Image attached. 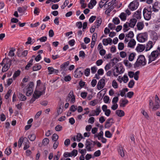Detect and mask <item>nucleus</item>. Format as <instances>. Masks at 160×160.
I'll return each instance as SVG.
<instances>
[{"label": "nucleus", "instance_id": "obj_39", "mask_svg": "<svg viewBox=\"0 0 160 160\" xmlns=\"http://www.w3.org/2000/svg\"><path fill=\"white\" fill-rule=\"evenodd\" d=\"M73 96H74L73 94V91H70V92L69 93L68 97L66 99V101L67 102L69 100V99L71 98H72L73 97Z\"/></svg>", "mask_w": 160, "mask_h": 160}, {"label": "nucleus", "instance_id": "obj_5", "mask_svg": "<svg viewBox=\"0 0 160 160\" xmlns=\"http://www.w3.org/2000/svg\"><path fill=\"white\" fill-rule=\"evenodd\" d=\"M83 68L82 67L77 68L74 73V76L76 78H79L81 77L83 75Z\"/></svg>", "mask_w": 160, "mask_h": 160}, {"label": "nucleus", "instance_id": "obj_64", "mask_svg": "<svg viewBox=\"0 0 160 160\" xmlns=\"http://www.w3.org/2000/svg\"><path fill=\"white\" fill-rule=\"evenodd\" d=\"M94 118L93 117H90L88 120V122L89 123L91 124H93L94 122Z\"/></svg>", "mask_w": 160, "mask_h": 160}, {"label": "nucleus", "instance_id": "obj_50", "mask_svg": "<svg viewBox=\"0 0 160 160\" xmlns=\"http://www.w3.org/2000/svg\"><path fill=\"white\" fill-rule=\"evenodd\" d=\"M29 141H26L23 148L24 150H26L29 147Z\"/></svg>", "mask_w": 160, "mask_h": 160}, {"label": "nucleus", "instance_id": "obj_25", "mask_svg": "<svg viewBox=\"0 0 160 160\" xmlns=\"http://www.w3.org/2000/svg\"><path fill=\"white\" fill-rule=\"evenodd\" d=\"M158 7V2H155L152 7V11L154 12H157L158 11V9L157 8Z\"/></svg>", "mask_w": 160, "mask_h": 160}, {"label": "nucleus", "instance_id": "obj_16", "mask_svg": "<svg viewBox=\"0 0 160 160\" xmlns=\"http://www.w3.org/2000/svg\"><path fill=\"white\" fill-rule=\"evenodd\" d=\"M136 44V42L135 40L134 39H132L128 42V46L131 48H134Z\"/></svg>", "mask_w": 160, "mask_h": 160}, {"label": "nucleus", "instance_id": "obj_43", "mask_svg": "<svg viewBox=\"0 0 160 160\" xmlns=\"http://www.w3.org/2000/svg\"><path fill=\"white\" fill-rule=\"evenodd\" d=\"M12 92V90L10 89H9L8 90L7 93L5 96V98L6 99H7L9 98V97H10L11 95Z\"/></svg>", "mask_w": 160, "mask_h": 160}, {"label": "nucleus", "instance_id": "obj_17", "mask_svg": "<svg viewBox=\"0 0 160 160\" xmlns=\"http://www.w3.org/2000/svg\"><path fill=\"white\" fill-rule=\"evenodd\" d=\"M112 39L110 38L106 39H103L102 40L103 44L104 45H107L108 44H110L112 42Z\"/></svg>", "mask_w": 160, "mask_h": 160}, {"label": "nucleus", "instance_id": "obj_45", "mask_svg": "<svg viewBox=\"0 0 160 160\" xmlns=\"http://www.w3.org/2000/svg\"><path fill=\"white\" fill-rule=\"evenodd\" d=\"M5 153L7 156L9 155L11 153V149L10 148H7L5 150Z\"/></svg>", "mask_w": 160, "mask_h": 160}, {"label": "nucleus", "instance_id": "obj_37", "mask_svg": "<svg viewBox=\"0 0 160 160\" xmlns=\"http://www.w3.org/2000/svg\"><path fill=\"white\" fill-rule=\"evenodd\" d=\"M97 25L96 27L98 28L99 26L101 25L102 22V19L101 18H97L96 21Z\"/></svg>", "mask_w": 160, "mask_h": 160}, {"label": "nucleus", "instance_id": "obj_42", "mask_svg": "<svg viewBox=\"0 0 160 160\" xmlns=\"http://www.w3.org/2000/svg\"><path fill=\"white\" fill-rule=\"evenodd\" d=\"M77 140H81V139H84V138L80 133H78L76 136Z\"/></svg>", "mask_w": 160, "mask_h": 160}, {"label": "nucleus", "instance_id": "obj_51", "mask_svg": "<svg viewBox=\"0 0 160 160\" xmlns=\"http://www.w3.org/2000/svg\"><path fill=\"white\" fill-rule=\"evenodd\" d=\"M20 71L19 70H18L17 71L15 72H14L13 76V78H16L20 74Z\"/></svg>", "mask_w": 160, "mask_h": 160}, {"label": "nucleus", "instance_id": "obj_26", "mask_svg": "<svg viewBox=\"0 0 160 160\" xmlns=\"http://www.w3.org/2000/svg\"><path fill=\"white\" fill-rule=\"evenodd\" d=\"M118 152L122 157H123L124 156V152L122 146L119 147L118 149Z\"/></svg>", "mask_w": 160, "mask_h": 160}, {"label": "nucleus", "instance_id": "obj_48", "mask_svg": "<svg viewBox=\"0 0 160 160\" xmlns=\"http://www.w3.org/2000/svg\"><path fill=\"white\" fill-rule=\"evenodd\" d=\"M12 60H9L8 58H6V61H5L4 65H8V66H11L12 64Z\"/></svg>", "mask_w": 160, "mask_h": 160}, {"label": "nucleus", "instance_id": "obj_35", "mask_svg": "<svg viewBox=\"0 0 160 160\" xmlns=\"http://www.w3.org/2000/svg\"><path fill=\"white\" fill-rule=\"evenodd\" d=\"M112 22L114 24L118 25L120 23V21L119 18L118 17H115L113 19Z\"/></svg>", "mask_w": 160, "mask_h": 160}, {"label": "nucleus", "instance_id": "obj_22", "mask_svg": "<svg viewBox=\"0 0 160 160\" xmlns=\"http://www.w3.org/2000/svg\"><path fill=\"white\" fill-rule=\"evenodd\" d=\"M152 47L153 45L152 42L150 41H149L145 46V48H146L145 51H147L150 50Z\"/></svg>", "mask_w": 160, "mask_h": 160}, {"label": "nucleus", "instance_id": "obj_2", "mask_svg": "<svg viewBox=\"0 0 160 160\" xmlns=\"http://www.w3.org/2000/svg\"><path fill=\"white\" fill-rule=\"evenodd\" d=\"M160 56V47H158L157 50L153 51L150 55H148L149 58L148 63H150L152 61L155 60L157 58Z\"/></svg>", "mask_w": 160, "mask_h": 160}, {"label": "nucleus", "instance_id": "obj_55", "mask_svg": "<svg viewBox=\"0 0 160 160\" xmlns=\"http://www.w3.org/2000/svg\"><path fill=\"white\" fill-rule=\"evenodd\" d=\"M160 105H159V104L156 103V104L154 105L153 107L152 108V110L153 111H155L158 109Z\"/></svg>", "mask_w": 160, "mask_h": 160}, {"label": "nucleus", "instance_id": "obj_59", "mask_svg": "<svg viewBox=\"0 0 160 160\" xmlns=\"http://www.w3.org/2000/svg\"><path fill=\"white\" fill-rule=\"evenodd\" d=\"M62 127L60 125H58L55 128V130L57 131H60L62 129Z\"/></svg>", "mask_w": 160, "mask_h": 160}, {"label": "nucleus", "instance_id": "obj_32", "mask_svg": "<svg viewBox=\"0 0 160 160\" xmlns=\"http://www.w3.org/2000/svg\"><path fill=\"white\" fill-rule=\"evenodd\" d=\"M10 65H6V64L4 65L2 69V71L3 72H6L10 68Z\"/></svg>", "mask_w": 160, "mask_h": 160}, {"label": "nucleus", "instance_id": "obj_13", "mask_svg": "<svg viewBox=\"0 0 160 160\" xmlns=\"http://www.w3.org/2000/svg\"><path fill=\"white\" fill-rule=\"evenodd\" d=\"M141 8H139L136 11L133 15V17L137 19H140L141 18Z\"/></svg>", "mask_w": 160, "mask_h": 160}, {"label": "nucleus", "instance_id": "obj_27", "mask_svg": "<svg viewBox=\"0 0 160 160\" xmlns=\"http://www.w3.org/2000/svg\"><path fill=\"white\" fill-rule=\"evenodd\" d=\"M18 97L21 101H24L26 100L27 99L26 97L21 93H19V94L18 95Z\"/></svg>", "mask_w": 160, "mask_h": 160}, {"label": "nucleus", "instance_id": "obj_7", "mask_svg": "<svg viewBox=\"0 0 160 160\" xmlns=\"http://www.w3.org/2000/svg\"><path fill=\"white\" fill-rule=\"evenodd\" d=\"M143 13L144 18L146 20H149L150 19L152 14L150 10L149 11L145 8L143 10Z\"/></svg>", "mask_w": 160, "mask_h": 160}, {"label": "nucleus", "instance_id": "obj_54", "mask_svg": "<svg viewBox=\"0 0 160 160\" xmlns=\"http://www.w3.org/2000/svg\"><path fill=\"white\" fill-rule=\"evenodd\" d=\"M96 16H92L89 19V21L90 23H92L95 20Z\"/></svg>", "mask_w": 160, "mask_h": 160}, {"label": "nucleus", "instance_id": "obj_11", "mask_svg": "<svg viewBox=\"0 0 160 160\" xmlns=\"http://www.w3.org/2000/svg\"><path fill=\"white\" fill-rule=\"evenodd\" d=\"M112 118H108L105 123L104 127L105 128H108L114 123Z\"/></svg>", "mask_w": 160, "mask_h": 160}, {"label": "nucleus", "instance_id": "obj_24", "mask_svg": "<svg viewBox=\"0 0 160 160\" xmlns=\"http://www.w3.org/2000/svg\"><path fill=\"white\" fill-rule=\"evenodd\" d=\"M116 114L119 117H122L124 115V112L121 110H117L116 111Z\"/></svg>", "mask_w": 160, "mask_h": 160}, {"label": "nucleus", "instance_id": "obj_14", "mask_svg": "<svg viewBox=\"0 0 160 160\" xmlns=\"http://www.w3.org/2000/svg\"><path fill=\"white\" fill-rule=\"evenodd\" d=\"M137 22V20L136 18H133L130 19V22L128 23L127 22V23H128L129 27L131 28H133L135 26Z\"/></svg>", "mask_w": 160, "mask_h": 160}, {"label": "nucleus", "instance_id": "obj_41", "mask_svg": "<svg viewBox=\"0 0 160 160\" xmlns=\"http://www.w3.org/2000/svg\"><path fill=\"white\" fill-rule=\"evenodd\" d=\"M124 48V44L122 42H119L118 44V48L119 50H122Z\"/></svg>", "mask_w": 160, "mask_h": 160}, {"label": "nucleus", "instance_id": "obj_58", "mask_svg": "<svg viewBox=\"0 0 160 160\" xmlns=\"http://www.w3.org/2000/svg\"><path fill=\"white\" fill-rule=\"evenodd\" d=\"M111 62H110L108 63L107 64L105 67V69L106 71H107L108 69L111 68Z\"/></svg>", "mask_w": 160, "mask_h": 160}, {"label": "nucleus", "instance_id": "obj_21", "mask_svg": "<svg viewBox=\"0 0 160 160\" xmlns=\"http://www.w3.org/2000/svg\"><path fill=\"white\" fill-rule=\"evenodd\" d=\"M128 101L127 99H122L120 101V106L121 107H125L126 105L128 103Z\"/></svg>", "mask_w": 160, "mask_h": 160}, {"label": "nucleus", "instance_id": "obj_19", "mask_svg": "<svg viewBox=\"0 0 160 160\" xmlns=\"http://www.w3.org/2000/svg\"><path fill=\"white\" fill-rule=\"evenodd\" d=\"M70 62L69 61H67L64 62L60 66V68L61 71L62 70H65L69 64Z\"/></svg>", "mask_w": 160, "mask_h": 160}, {"label": "nucleus", "instance_id": "obj_1", "mask_svg": "<svg viewBox=\"0 0 160 160\" xmlns=\"http://www.w3.org/2000/svg\"><path fill=\"white\" fill-rule=\"evenodd\" d=\"M42 91H40L37 90H35L34 93L33 94V97L29 101L30 103H32L37 99L39 98L42 95L45 94L46 89L45 85H43L42 86Z\"/></svg>", "mask_w": 160, "mask_h": 160}, {"label": "nucleus", "instance_id": "obj_10", "mask_svg": "<svg viewBox=\"0 0 160 160\" xmlns=\"http://www.w3.org/2000/svg\"><path fill=\"white\" fill-rule=\"evenodd\" d=\"M108 1V0H101L99 4V7L102 8L103 6H105L107 5H108V7L112 4L113 3L111 2L107 3Z\"/></svg>", "mask_w": 160, "mask_h": 160}, {"label": "nucleus", "instance_id": "obj_12", "mask_svg": "<svg viewBox=\"0 0 160 160\" xmlns=\"http://www.w3.org/2000/svg\"><path fill=\"white\" fill-rule=\"evenodd\" d=\"M117 5V2H115L113 3L112 5L110 6L105 11V14L108 15L110 12Z\"/></svg>", "mask_w": 160, "mask_h": 160}, {"label": "nucleus", "instance_id": "obj_36", "mask_svg": "<svg viewBox=\"0 0 160 160\" xmlns=\"http://www.w3.org/2000/svg\"><path fill=\"white\" fill-rule=\"evenodd\" d=\"M123 62L125 65L127 67H128L129 68H130L132 66L131 63L129 62L128 60H124Z\"/></svg>", "mask_w": 160, "mask_h": 160}, {"label": "nucleus", "instance_id": "obj_56", "mask_svg": "<svg viewBox=\"0 0 160 160\" xmlns=\"http://www.w3.org/2000/svg\"><path fill=\"white\" fill-rule=\"evenodd\" d=\"M134 95V93L133 92L130 91L128 92L127 94V97L128 98H131Z\"/></svg>", "mask_w": 160, "mask_h": 160}, {"label": "nucleus", "instance_id": "obj_49", "mask_svg": "<svg viewBox=\"0 0 160 160\" xmlns=\"http://www.w3.org/2000/svg\"><path fill=\"white\" fill-rule=\"evenodd\" d=\"M112 85L115 88H117L118 87V83L114 80L112 81Z\"/></svg>", "mask_w": 160, "mask_h": 160}, {"label": "nucleus", "instance_id": "obj_18", "mask_svg": "<svg viewBox=\"0 0 160 160\" xmlns=\"http://www.w3.org/2000/svg\"><path fill=\"white\" fill-rule=\"evenodd\" d=\"M28 7L27 6L19 7L18 8V11L19 13H24L25 11L27 9Z\"/></svg>", "mask_w": 160, "mask_h": 160}, {"label": "nucleus", "instance_id": "obj_3", "mask_svg": "<svg viewBox=\"0 0 160 160\" xmlns=\"http://www.w3.org/2000/svg\"><path fill=\"white\" fill-rule=\"evenodd\" d=\"M147 63V60L145 57L143 55H140L138 56L136 62L134 64L133 66L134 68L139 67L141 65L142 66L145 65Z\"/></svg>", "mask_w": 160, "mask_h": 160}, {"label": "nucleus", "instance_id": "obj_28", "mask_svg": "<svg viewBox=\"0 0 160 160\" xmlns=\"http://www.w3.org/2000/svg\"><path fill=\"white\" fill-rule=\"evenodd\" d=\"M119 17L122 21H124L126 19L127 15L124 12H122L119 16Z\"/></svg>", "mask_w": 160, "mask_h": 160}, {"label": "nucleus", "instance_id": "obj_60", "mask_svg": "<svg viewBox=\"0 0 160 160\" xmlns=\"http://www.w3.org/2000/svg\"><path fill=\"white\" fill-rule=\"evenodd\" d=\"M71 153L72 156H76L78 154V151L74 149Z\"/></svg>", "mask_w": 160, "mask_h": 160}, {"label": "nucleus", "instance_id": "obj_30", "mask_svg": "<svg viewBox=\"0 0 160 160\" xmlns=\"http://www.w3.org/2000/svg\"><path fill=\"white\" fill-rule=\"evenodd\" d=\"M63 108V104H62V103H61V104L59 105V108L57 110V112H58V115L60 114L63 111L62 108Z\"/></svg>", "mask_w": 160, "mask_h": 160}, {"label": "nucleus", "instance_id": "obj_23", "mask_svg": "<svg viewBox=\"0 0 160 160\" xmlns=\"http://www.w3.org/2000/svg\"><path fill=\"white\" fill-rule=\"evenodd\" d=\"M137 26L138 30H142L144 27V24L143 22H138L137 24Z\"/></svg>", "mask_w": 160, "mask_h": 160}, {"label": "nucleus", "instance_id": "obj_9", "mask_svg": "<svg viewBox=\"0 0 160 160\" xmlns=\"http://www.w3.org/2000/svg\"><path fill=\"white\" fill-rule=\"evenodd\" d=\"M105 85V80L103 78L100 79L98 81L97 85V89L100 90L103 88Z\"/></svg>", "mask_w": 160, "mask_h": 160}, {"label": "nucleus", "instance_id": "obj_33", "mask_svg": "<svg viewBox=\"0 0 160 160\" xmlns=\"http://www.w3.org/2000/svg\"><path fill=\"white\" fill-rule=\"evenodd\" d=\"M114 69H116V72L117 73H118V74H120L121 73H120V72L119 71V68H118V67L116 65L114 67V69L113 70V75L115 76H117L118 75V74H115V72H114Z\"/></svg>", "mask_w": 160, "mask_h": 160}, {"label": "nucleus", "instance_id": "obj_29", "mask_svg": "<svg viewBox=\"0 0 160 160\" xmlns=\"http://www.w3.org/2000/svg\"><path fill=\"white\" fill-rule=\"evenodd\" d=\"M136 55V54L135 52H132L130 54L129 56L128 59L130 61H132Z\"/></svg>", "mask_w": 160, "mask_h": 160}, {"label": "nucleus", "instance_id": "obj_40", "mask_svg": "<svg viewBox=\"0 0 160 160\" xmlns=\"http://www.w3.org/2000/svg\"><path fill=\"white\" fill-rule=\"evenodd\" d=\"M135 84V82L133 80L130 81L128 83V87L130 88H132Z\"/></svg>", "mask_w": 160, "mask_h": 160}, {"label": "nucleus", "instance_id": "obj_34", "mask_svg": "<svg viewBox=\"0 0 160 160\" xmlns=\"http://www.w3.org/2000/svg\"><path fill=\"white\" fill-rule=\"evenodd\" d=\"M42 67L41 65H35L33 67V71L39 70L41 69Z\"/></svg>", "mask_w": 160, "mask_h": 160}, {"label": "nucleus", "instance_id": "obj_8", "mask_svg": "<svg viewBox=\"0 0 160 160\" xmlns=\"http://www.w3.org/2000/svg\"><path fill=\"white\" fill-rule=\"evenodd\" d=\"M96 144V143L95 141L92 142V141H86L85 144V145L86 146V148L88 151H91L92 148H93Z\"/></svg>", "mask_w": 160, "mask_h": 160}, {"label": "nucleus", "instance_id": "obj_15", "mask_svg": "<svg viewBox=\"0 0 160 160\" xmlns=\"http://www.w3.org/2000/svg\"><path fill=\"white\" fill-rule=\"evenodd\" d=\"M145 48V45L138 44L136 48V50L138 52H141L144 50Z\"/></svg>", "mask_w": 160, "mask_h": 160}, {"label": "nucleus", "instance_id": "obj_61", "mask_svg": "<svg viewBox=\"0 0 160 160\" xmlns=\"http://www.w3.org/2000/svg\"><path fill=\"white\" fill-rule=\"evenodd\" d=\"M105 136L107 138H110L112 137V135L109 131H106L105 132Z\"/></svg>", "mask_w": 160, "mask_h": 160}, {"label": "nucleus", "instance_id": "obj_31", "mask_svg": "<svg viewBox=\"0 0 160 160\" xmlns=\"http://www.w3.org/2000/svg\"><path fill=\"white\" fill-rule=\"evenodd\" d=\"M27 92L26 93V95L27 96H30L32 94L33 90L31 88H27Z\"/></svg>", "mask_w": 160, "mask_h": 160}, {"label": "nucleus", "instance_id": "obj_44", "mask_svg": "<svg viewBox=\"0 0 160 160\" xmlns=\"http://www.w3.org/2000/svg\"><path fill=\"white\" fill-rule=\"evenodd\" d=\"M134 34L133 33V32L132 31H130L129 32L128 34H127L126 35V37H127L128 38H132L133 37Z\"/></svg>", "mask_w": 160, "mask_h": 160}, {"label": "nucleus", "instance_id": "obj_63", "mask_svg": "<svg viewBox=\"0 0 160 160\" xmlns=\"http://www.w3.org/2000/svg\"><path fill=\"white\" fill-rule=\"evenodd\" d=\"M77 109V108L75 107V106L74 105H72L70 107L69 110L74 112Z\"/></svg>", "mask_w": 160, "mask_h": 160}, {"label": "nucleus", "instance_id": "obj_47", "mask_svg": "<svg viewBox=\"0 0 160 160\" xmlns=\"http://www.w3.org/2000/svg\"><path fill=\"white\" fill-rule=\"evenodd\" d=\"M12 50H11L8 52V55L9 56L12 57L14 56L15 54L14 52L15 51V49L13 48H12Z\"/></svg>", "mask_w": 160, "mask_h": 160}, {"label": "nucleus", "instance_id": "obj_20", "mask_svg": "<svg viewBox=\"0 0 160 160\" xmlns=\"http://www.w3.org/2000/svg\"><path fill=\"white\" fill-rule=\"evenodd\" d=\"M97 3V1L96 0H91L90 2L88 4L89 8L92 9Z\"/></svg>", "mask_w": 160, "mask_h": 160}, {"label": "nucleus", "instance_id": "obj_62", "mask_svg": "<svg viewBox=\"0 0 160 160\" xmlns=\"http://www.w3.org/2000/svg\"><path fill=\"white\" fill-rule=\"evenodd\" d=\"M108 27L111 29H114L116 27L115 24L112 23H109L108 25Z\"/></svg>", "mask_w": 160, "mask_h": 160}, {"label": "nucleus", "instance_id": "obj_4", "mask_svg": "<svg viewBox=\"0 0 160 160\" xmlns=\"http://www.w3.org/2000/svg\"><path fill=\"white\" fill-rule=\"evenodd\" d=\"M148 34L147 32L141 33L138 34L137 39L139 42H142L147 40Z\"/></svg>", "mask_w": 160, "mask_h": 160}, {"label": "nucleus", "instance_id": "obj_38", "mask_svg": "<svg viewBox=\"0 0 160 160\" xmlns=\"http://www.w3.org/2000/svg\"><path fill=\"white\" fill-rule=\"evenodd\" d=\"M28 138L29 140H35L36 136L34 134H31L28 136Z\"/></svg>", "mask_w": 160, "mask_h": 160}, {"label": "nucleus", "instance_id": "obj_52", "mask_svg": "<svg viewBox=\"0 0 160 160\" xmlns=\"http://www.w3.org/2000/svg\"><path fill=\"white\" fill-rule=\"evenodd\" d=\"M90 73V69L89 68H87L85 70L84 74L85 75L88 77Z\"/></svg>", "mask_w": 160, "mask_h": 160}, {"label": "nucleus", "instance_id": "obj_46", "mask_svg": "<svg viewBox=\"0 0 160 160\" xmlns=\"http://www.w3.org/2000/svg\"><path fill=\"white\" fill-rule=\"evenodd\" d=\"M121 80L123 81L125 83H127L128 80V77L126 75H124L123 78H122Z\"/></svg>", "mask_w": 160, "mask_h": 160}, {"label": "nucleus", "instance_id": "obj_6", "mask_svg": "<svg viewBox=\"0 0 160 160\" xmlns=\"http://www.w3.org/2000/svg\"><path fill=\"white\" fill-rule=\"evenodd\" d=\"M138 0H135L131 2L128 6V8L132 11L136 9L138 6L139 3Z\"/></svg>", "mask_w": 160, "mask_h": 160}, {"label": "nucleus", "instance_id": "obj_53", "mask_svg": "<svg viewBox=\"0 0 160 160\" xmlns=\"http://www.w3.org/2000/svg\"><path fill=\"white\" fill-rule=\"evenodd\" d=\"M69 3V1L68 0H66L64 2L63 5L61 6V8L62 9H64V8L66 7Z\"/></svg>", "mask_w": 160, "mask_h": 160}, {"label": "nucleus", "instance_id": "obj_57", "mask_svg": "<svg viewBox=\"0 0 160 160\" xmlns=\"http://www.w3.org/2000/svg\"><path fill=\"white\" fill-rule=\"evenodd\" d=\"M103 100L105 103H108L109 100V98L107 96H105L103 98Z\"/></svg>", "mask_w": 160, "mask_h": 160}]
</instances>
